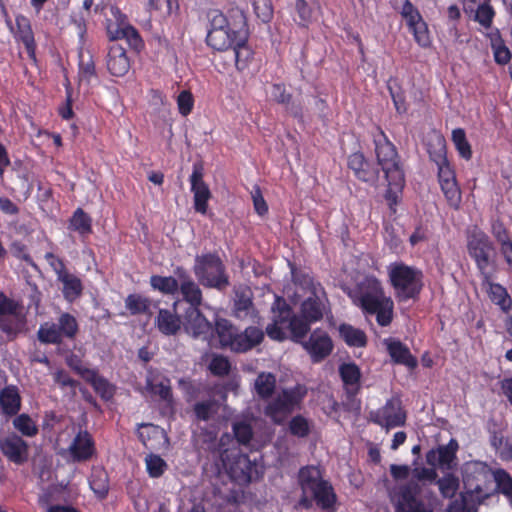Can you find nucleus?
Listing matches in <instances>:
<instances>
[{
  "label": "nucleus",
  "instance_id": "obj_45",
  "mask_svg": "<svg viewBox=\"0 0 512 512\" xmlns=\"http://www.w3.org/2000/svg\"><path fill=\"white\" fill-rule=\"evenodd\" d=\"M311 322L302 315H294L288 328L291 339L296 343H302L310 331Z\"/></svg>",
  "mask_w": 512,
  "mask_h": 512
},
{
  "label": "nucleus",
  "instance_id": "obj_49",
  "mask_svg": "<svg viewBox=\"0 0 512 512\" xmlns=\"http://www.w3.org/2000/svg\"><path fill=\"white\" fill-rule=\"evenodd\" d=\"M448 206L458 210L462 203V192L458 181H449L439 184Z\"/></svg>",
  "mask_w": 512,
  "mask_h": 512
},
{
  "label": "nucleus",
  "instance_id": "obj_40",
  "mask_svg": "<svg viewBox=\"0 0 512 512\" xmlns=\"http://www.w3.org/2000/svg\"><path fill=\"white\" fill-rule=\"evenodd\" d=\"M215 330L219 338L221 347L231 350L238 328L229 320L220 318L216 321Z\"/></svg>",
  "mask_w": 512,
  "mask_h": 512
},
{
  "label": "nucleus",
  "instance_id": "obj_63",
  "mask_svg": "<svg viewBox=\"0 0 512 512\" xmlns=\"http://www.w3.org/2000/svg\"><path fill=\"white\" fill-rule=\"evenodd\" d=\"M495 16V11L489 3H482L478 6L475 14L477 21L484 28H490Z\"/></svg>",
  "mask_w": 512,
  "mask_h": 512
},
{
  "label": "nucleus",
  "instance_id": "obj_53",
  "mask_svg": "<svg viewBox=\"0 0 512 512\" xmlns=\"http://www.w3.org/2000/svg\"><path fill=\"white\" fill-rule=\"evenodd\" d=\"M452 141L461 158L470 160L472 158L471 145L466 138L465 130L456 128L452 131Z\"/></svg>",
  "mask_w": 512,
  "mask_h": 512
},
{
  "label": "nucleus",
  "instance_id": "obj_35",
  "mask_svg": "<svg viewBox=\"0 0 512 512\" xmlns=\"http://www.w3.org/2000/svg\"><path fill=\"white\" fill-rule=\"evenodd\" d=\"M0 405L2 412L7 416H14L19 412L21 397L16 386L9 385L0 391Z\"/></svg>",
  "mask_w": 512,
  "mask_h": 512
},
{
  "label": "nucleus",
  "instance_id": "obj_29",
  "mask_svg": "<svg viewBox=\"0 0 512 512\" xmlns=\"http://www.w3.org/2000/svg\"><path fill=\"white\" fill-rule=\"evenodd\" d=\"M493 274L490 271L488 279L485 275H480L482 279L481 285L486 289L489 299L498 305L503 312L508 313L512 309V299L504 286L493 282Z\"/></svg>",
  "mask_w": 512,
  "mask_h": 512
},
{
  "label": "nucleus",
  "instance_id": "obj_47",
  "mask_svg": "<svg viewBox=\"0 0 512 512\" xmlns=\"http://www.w3.org/2000/svg\"><path fill=\"white\" fill-rule=\"evenodd\" d=\"M458 448V442L453 438L450 439L447 445L438 446V466L442 469H450L452 467V463L457 458L456 454Z\"/></svg>",
  "mask_w": 512,
  "mask_h": 512
},
{
  "label": "nucleus",
  "instance_id": "obj_56",
  "mask_svg": "<svg viewBox=\"0 0 512 512\" xmlns=\"http://www.w3.org/2000/svg\"><path fill=\"white\" fill-rule=\"evenodd\" d=\"M145 464L147 473L151 478L161 477L168 468L166 461L153 453L146 456Z\"/></svg>",
  "mask_w": 512,
  "mask_h": 512
},
{
  "label": "nucleus",
  "instance_id": "obj_62",
  "mask_svg": "<svg viewBox=\"0 0 512 512\" xmlns=\"http://www.w3.org/2000/svg\"><path fill=\"white\" fill-rule=\"evenodd\" d=\"M209 370L214 376L223 377L229 374L231 364L227 357L215 355L209 363Z\"/></svg>",
  "mask_w": 512,
  "mask_h": 512
},
{
  "label": "nucleus",
  "instance_id": "obj_2",
  "mask_svg": "<svg viewBox=\"0 0 512 512\" xmlns=\"http://www.w3.org/2000/svg\"><path fill=\"white\" fill-rule=\"evenodd\" d=\"M463 482L478 503H484L496 493L512 499V477L502 468L492 471L486 464H476L473 471L466 472Z\"/></svg>",
  "mask_w": 512,
  "mask_h": 512
},
{
  "label": "nucleus",
  "instance_id": "obj_23",
  "mask_svg": "<svg viewBox=\"0 0 512 512\" xmlns=\"http://www.w3.org/2000/svg\"><path fill=\"white\" fill-rule=\"evenodd\" d=\"M339 376L343 383L346 399L350 402L354 401L362 388L360 368L354 362L342 363L339 366Z\"/></svg>",
  "mask_w": 512,
  "mask_h": 512
},
{
  "label": "nucleus",
  "instance_id": "obj_16",
  "mask_svg": "<svg viewBox=\"0 0 512 512\" xmlns=\"http://www.w3.org/2000/svg\"><path fill=\"white\" fill-rule=\"evenodd\" d=\"M181 320L184 331L193 338L206 340L213 334V325L200 311V307H187Z\"/></svg>",
  "mask_w": 512,
  "mask_h": 512
},
{
  "label": "nucleus",
  "instance_id": "obj_26",
  "mask_svg": "<svg viewBox=\"0 0 512 512\" xmlns=\"http://www.w3.org/2000/svg\"><path fill=\"white\" fill-rule=\"evenodd\" d=\"M175 275L180 281L178 290H180L183 299L189 303V307H200L203 302V295L198 284L183 267H177L175 269Z\"/></svg>",
  "mask_w": 512,
  "mask_h": 512
},
{
  "label": "nucleus",
  "instance_id": "obj_32",
  "mask_svg": "<svg viewBox=\"0 0 512 512\" xmlns=\"http://www.w3.org/2000/svg\"><path fill=\"white\" fill-rule=\"evenodd\" d=\"M263 339L264 332L258 327L249 326L244 331L238 329L231 351L236 353L247 352L259 345Z\"/></svg>",
  "mask_w": 512,
  "mask_h": 512
},
{
  "label": "nucleus",
  "instance_id": "obj_58",
  "mask_svg": "<svg viewBox=\"0 0 512 512\" xmlns=\"http://www.w3.org/2000/svg\"><path fill=\"white\" fill-rule=\"evenodd\" d=\"M256 17L263 23H270L273 19L274 8L271 0H251Z\"/></svg>",
  "mask_w": 512,
  "mask_h": 512
},
{
  "label": "nucleus",
  "instance_id": "obj_41",
  "mask_svg": "<svg viewBox=\"0 0 512 512\" xmlns=\"http://www.w3.org/2000/svg\"><path fill=\"white\" fill-rule=\"evenodd\" d=\"M339 334L344 342L350 347L360 348L367 345V336L365 332L350 324H341L339 327Z\"/></svg>",
  "mask_w": 512,
  "mask_h": 512
},
{
  "label": "nucleus",
  "instance_id": "obj_24",
  "mask_svg": "<svg viewBox=\"0 0 512 512\" xmlns=\"http://www.w3.org/2000/svg\"><path fill=\"white\" fill-rule=\"evenodd\" d=\"M68 452L74 462L80 463L90 460L96 453L95 441L92 435L86 430L79 431L72 440Z\"/></svg>",
  "mask_w": 512,
  "mask_h": 512
},
{
  "label": "nucleus",
  "instance_id": "obj_46",
  "mask_svg": "<svg viewBox=\"0 0 512 512\" xmlns=\"http://www.w3.org/2000/svg\"><path fill=\"white\" fill-rule=\"evenodd\" d=\"M480 504L475 496L470 495V489L466 488L460 499H455L449 504L447 512H478Z\"/></svg>",
  "mask_w": 512,
  "mask_h": 512
},
{
  "label": "nucleus",
  "instance_id": "obj_20",
  "mask_svg": "<svg viewBox=\"0 0 512 512\" xmlns=\"http://www.w3.org/2000/svg\"><path fill=\"white\" fill-rule=\"evenodd\" d=\"M203 166L194 164L190 176L191 192L193 193L194 209L196 212L205 215L208 210V202L212 196L208 185L205 183Z\"/></svg>",
  "mask_w": 512,
  "mask_h": 512
},
{
  "label": "nucleus",
  "instance_id": "obj_38",
  "mask_svg": "<svg viewBox=\"0 0 512 512\" xmlns=\"http://www.w3.org/2000/svg\"><path fill=\"white\" fill-rule=\"evenodd\" d=\"M78 76L81 81L87 83L97 76L94 57L89 50L85 51L82 46L78 52Z\"/></svg>",
  "mask_w": 512,
  "mask_h": 512
},
{
  "label": "nucleus",
  "instance_id": "obj_37",
  "mask_svg": "<svg viewBox=\"0 0 512 512\" xmlns=\"http://www.w3.org/2000/svg\"><path fill=\"white\" fill-rule=\"evenodd\" d=\"M490 39V45L493 51L494 60L499 65L508 64L511 60L512 54L509 48L505 45V42L498 29L491 31L487 34Z\"/></svg>",
  "mask_w": 512,
  "mask_h": 512
},
{
  "label": "nucleus",
  "instance_id": "obj_17",
  "mask_svg": "<svg viewBox=\"0 0 512 512\" xmlns=\"http://www.w3.org/2000/svg\"><path fill=\"white\" fill-rule=\"evenodd\" d=\"M224 465L227 466L231 479L239 484H249L260 477L258 465L246 454L238 453L229 464Z\"/></svg>",
  "mask_w": 512,
  "mask_h": 512
},
{
  "label": "nucleus",
  "instance_id": "obj_14",
  "mask_svg": "<svg viewBox=\"0 0 512 512\" xmlns=\"http://www.w3.org/2000/svg\"><path fill=\"white\" fill-rule=\"evenodd\" d=\"M406 417L402 401L398 397L388 399L384 406L370 414L373 423L387 430L405 425Z\"/></svg>",
  "mask_w": 512,
  "mask_h": 512
},
{
  "label": "nucleus",
  "instance_id": "obj_31",
  "mask_svg": "<svg viewBox=\"0 0 512 512\" xmlns=\"http://www.w3.org/2000/svg\"><path fill=\"white\" fill-rule=\"evenodd\" d=\"M106 65L111 75L116 77L126 75L130 69V60L126 50L119 44L111 45L109 47Z\"/></svg>",
  "mask_w": 512,
  "mask_h": 512
},
{
  "label": "nucleus",
  "instance_id": "obj_13",
  "mask_svg": "<svg viewBox=\"0 0 512 512\" xmlns=\"http://www.w3.org/2000/svg\"><path fill=\"white\" fill-rule=\"evenodd\" d=\"M271 312L273 314L272 323L267 325L265 330L266 334L272 340L283 341L287 338L286 329L295 313L292 307L281 296L275 297L271 306Z\"/></svg>",
  "mask_w": 512,
  "mask_h": 512
},
{
  "label": "nucleus",
  "instance_id": "obj_27",
  "mask_svg": "<svg viewBox=\"0 0 512 512\" xmlns=\"http://www.w3.org/2000/svg\"><path fill=\"white\" fill-rule=\"evenodd\" d=\"M240 20V18L238 17ZM240 31V22L228 29H207L206 43L209 47L217 51H227L236 42L238 32Z\"/></svg>",
  "mask_w": 512,
  "mask_h": 512
},
{
  "label": "nucleus",
  "instance_id": "obj_52",
  "mask_svg": "<svg viewBox=\"0 0 512 512\" xmlns=\"http://www.w3.org/2000/svg\"><path fill=\"white\" fill-rule=\"evenodd\" d=\"M89 485L100 499L107 497L109 492V481L104 470L93 471L89 480Z\"/></svg>",
  "mask_w": 512,
  "mask_h": 512
},
{
  "label": "nucleus",
  "instance_id": "obj_25",
  "mask_svg": "<svg viewBox=\"0 0 512 512\" xmlns=\"http://www.w3.org/2000/svg\"><path fill=\"white\" fill-rule=\"evenodd\" d=\"M271 97L274 102L284 106L287 113L296 119L303 117V104L301 100L295 99L285 84L274 83L271 86Z\"/></svg>",
  "mask_w": 512,
  "mask_h": 512
},
{
  "label": "nucleus",
  "instance_id": "obj_33",
  "mask_svg": "<svg viewBox=\"0 0 512 512\" xmlns=\"http://www.w3.org/2000/svg\"><path fill=\"white\" fill-rule=\"evenodd\" d=\"M155 326L163 335L175 336L182 327V320L175 310L160 309L155 319Z\"/></svg>",
  "mask_w": 512,
  "mask_h": 512
},
{
  "label": "nucleus",
  "instance_id": "obj_34",
  "mask_svg": "<svg viewBox=\"0 0 512 512\" xmlns=\"http://www.w3.org/2000/svg\"><path fill=\"white\" fill-rule=\"evenodd\" d=\"M57 280L63 285L62 294L66 301L73 303L82 295L84 287L78 276L67 271L58 277Z\"/></svg>",
  "mask_w": 512,
  "mask_h": 512
},
{
  "label": "nucleus",
  "instance_id": "obj_57",
  "mask_svg": "<svg viewBox=\"0 0 512 512\" xmlns=\"http://www.w3.org/2000/svg\"><path fill=\"white\" fill-rule=\"evenodd\" d=\"M125 305L131 315L145 314L149 311L150 300L139 294H130L125 300Z\"/></svg>",
  "mask_w": 512,
  "mask_h": 512
},
{
  "label": "nucleus",
  "instance_id": "obj_43",
  "mask_svg": "<svg viewBox=\"0 0 512 512\" xmlns=\"http://www.w3.org/2000/svg\"><path fill=\"white\" fill-rule=\"evenodd\" d=\"M301 315L311 323L320 321L323 318L322 301L315 294L306 298L300 307Z\"/></svg>",
  "mask_w": 512,
  "mask_h": 512
},
{
  "label": "nucleus",
  "instance_id": "obj_8",
  "mask_svg": "<svg viewBox=\"0 0 512 512\" xmlns=\"http://www.w3.org/2000/svg\"><path fill=\"white\" fill-rule=\"evenodd\" d=\"M193 271L198 281L205 287L222 290L229 285L225 266L216 253L197 255Z\"/></svg>",
  "mask_w": 512,
  "mask_h": 512
},
{
  "label": "nucleus",
  "instance_id": "obj_22",
  "mask_svg": "<svg viewBox=\"0 0 512 512\" xmlns=\"http://www.w3.org/2000/svg\"><path fill=\"white\" fill-rule=\"evenodd\" d=\"M347 164L358 180L372 185L378 181L379 169L370 163L362 152L350 154Z\"/></svg>",
  "mask_w": 512,
  "mask_h": 512
},
{
  "label": "nucleus",
  "instance_id": "obj_61",
  "mask_svg": "<svg viewBox=\"0 0 512 512\" xmlns=\"http://www.w3.org/2000/svg\"><path fill=\"white\" fill-rule=\"evenodd\" d=\"M289 432L299 438L307 437L310 433L309 421L302 415L294 416L289 422Z\"/></svg>",
  "mask_w": 512,
  "mask_h": 512
},
{
  "label": "nucleus",
  "instance_id": "obj_6",
  "mask_svg": "<svg viewBox=\"0 0 512 512\" xmlns=\"http://www.w3.org/2000/svg\"><path fill=\"white\" fill-rule=\"evenodd\" d=\"M299 484L303 493L310 492L317 506L323 510L334 507L337 497L332 485L322 479L320 470L315 466H306L299 471Z\"/></svg>",
  "mask_w": 512,
  "mask_h": 512
},
{
  "label": "nucleus",
  "instance_id": "obj_3",
  "mask_svg": "<svg viewBox=\"0 0 512 512\" xmlns=\"http://www.w3.org/2000/svg\"><path fill=\"white\" fill-rule=\"evenodd\" d=\"M388 277L398 302L419 299L424 287L422 270L404 262H394L388 266Z\"/></svg>",
  "mask_w": 512,
  "mask_h": 512
},
{
  "label": "nucleus",
  "instance_id": "obj_21",
  "mask_svg": "<svg viewBox=\"0 0 512 512\" xmlns=\"http://www.w3.org/2000/svg\"><path fill=\"white\" fill-rule=\"evenodd\" d=\"M0 451L12 463L21 465L28 460L29 447L16 433H11L0 440Z\"/></svg>",
  "mask_w": 512,
  "mask_h": 512
},
{
  "label": "nucleus",
  "instance_id": "obj_55",
  "mask_svg": "<svg viewBox=\"0 0 512 512\" xmlns=\"http://www.w3.org/2000/svg\"><path fill=\"white\" fill-rule=\"evenodd\" d=\"M13 426L22 435L34 437L38 434V426L28 414H20L13 420Z\"/></svg>",
  "mask_w": 512,
  "mask_h": 512
},
{
  "label": "nucleus",
  "instance_id": "obj_15",
  "mask_svg": "<svg viewBox=\"0 0 512 512\" xmlns=\"http://www.w3.org/2000/svg\"><path fill=\"white\" fill-rule=\"evenodd\" d=\"M427 151L430 160L437 166L439 184L457 180L456 172L447 158L446 142L444 137L436 135L435 143L429 144Z\"/></svg>",
  "mask_w": 512,
  "mask_h": 512
},
{
  "label": "nucleus",
  "instance_id": "obj_30",
  "mask_svg": "<svg viewBox=\"0 0 512 512\" xmlns=\"http://www.w3.org/2000/svg\"><path fill=\"white\" fill-rule=\"evenodd\" d=\"M385 344L393 363L404 365L410 370L417 368V358L412 355L410 349L404 343L400 340L389 338L385 340Z\"/></svg>",
  "mask_w": 512,
  "mask_h": 512
},
{
  "label": "nucleus",
  "instance_id": "obj_39",
  "mask_svg": "<svg viewBox=\"0 0 512 512\" xmlns=\"http://www.w3.org/2000/svg\"><path fill=\"white\" fill-rule=\"evenodd\" d=\"M87 378L86 382L91 384L94 391L104 400H110L115 393V388L103 376L99 375L97 370L85 371Z\"/></svg>",
  "mask_w": 512,
  "mask_h": 512
},
{
  "label": "nucleus",
  "instance_id": "obj_36",
  "mask_svg": "<svg viewBox=\"0 0 512 512\" xmlns=\"http://www.w3.org/2000/svg\"><path fill=\"white\" fill-rule=\"evenodd\" d=\"M276 376L271 372H261L254 381V391L262 400L272 398L276 390Z\"/></svg>",
  "mask_w": 512,
  "mask_h": 512
},
{
  "label": "nucleus",
  "instance_id": "obj_60",
  "mask_svg": "<svg viewBox=\"0 0 512 512\" xmlns=\"http://www.w3.org/2000/svg\"><path fill=\"white\" fill-rule=\"evenodd\" d=\"M206 19L209 24L208 29L223 30L233 27V25L230 24L224 13L219 9H209L206 12Z\"/></svg>",
  "mask_w": 512,
  "mask_h": 512
},
{
  "label": "nucleus",
  "instance_id": "obj_19",
  "mask_svg": "<svg viewBox=\"0 0 512 512\" xmlns=\"http://www.w3.org/2000/svg\"><path fill=\"white\" fill-rule=\"evenodd\" d=\"M237 17L240 18V31L238 32V37H236V42L230 49H232L237 70L244 71L253 59L254 53L247 44L248 29L246 17L242 11L239 12Z\"/></svg>",
  "mask_w": 512,
  "mask_h": 512
},
{
  "label": "nucleus",
  "instance_id": "obj_7",
  "mask_svg": "<svg viewBox=\"0 0 512 512\" xmlns=\"http://www.w3.org/2000/svg\"><path fill=\"white\" fill-rule=\"evenodd\" d=\"M306 395L307 388L302 384L283 388L267 403L264 408V413L275 423L279 424L284 417L300 408Z\"/></svg>",
  "mask_w": 512,
  "mask_h": 512
},
{
  "label": "nucleus",
  "instance_id": "obj_10",
  "mask_svg": "<svg viewBox=\"0 0 512 512\" xmlns=\"http://www.w3.org/2000/svg\"><path fill=\"white\" fill-rule=\"evenodd\" d=\"M467 251L475 261L480 275H485L488 279V267L493 262L491 258L495 251L490 237L478 227H473L467 233Z\"/></svg>",
  "mask_w": 512,
  "mask_h": 512
},
{
  "label": "nucleus",
  "instance_id": "obj_42",
  "mask_svg": "<svg viewBox=\"0 0 512 512\" xmlns=\"http://www.w3.org/2000/svg\"><path fill=\"white\" fill-rule=\"evenodd\" d=\"M142 427L144 428L143 431L139 432V439L143 443L146 449L148 450H157L159 447H157L152 440L153 439H159L163 440V444H168V437L164 430L159 429L157 426H154L152 424H143Z\"/></svg>",
  "mask_w": 512,
  "mask_h": 512
},
{
  "label": "nucleus",
  "instance_id": "obj_12",
  "mask_svg": "<svg viewBox=\"0 0 512 512\" xmlns=\"http://www.w3.org/2000/svg\"><path fill=\"white\" fill-rule=\"evenodd\" d=\"M111 18L106 19V32L111 41L126 39L135 50L143 46L139 32L128 23L127 16L117 6H110Z\"/></svg>",
  "mask_w": 512,
  "mask_h": 512
},
{
  "label": "nucleus",
  "instance_id": "obj_1",
  "mask_svg": "<svg viewBox=\"0 0 512 512\" xmlns=\"http://www.w3.org/2000/svg\"><path fill=\"white\" fill-rule=\"evenodd\" d=\"M354 305L366 316H375L381 327L389 326L394 318V302L387 296L381 281L372 275L365 276L349 292Z\"/></svg>",
  "mask_w": 512,
  "mask_h": 512
},
{
  "label": "nucleus",
  "instance_id": "obj_5",
  "mask_svg": "<svg viewBox=\"0 0 512 512\" xmlns=\"http://www.w3.org/2000/svg\"><path fill=\"white\" fill-rule=\"evenodd\" d=\"M372 137L377 165L383 171L385 178H392L396 184L400 183L404 170L395 145L380 127H376Z\"/></svg>",
  "mask_w": 512,
  "mask_h": 512
},
{
  "label": "nucleus",
  "instance_id": "obj_44",
  "mask_svg": "<svg viewBox=\"0 0 512 512\" xmlns=\"http://www.w3.org/2000/svg\"><path fill=\"white\" fill-rule=\"evenodd\" d=\"M68 228L81 236L89 235L92 233V219L82 208H77L69 220Z\"/></svg>",
  "mask_w": 512,
  "mask_h": 512
},
{
  "label": "nucleus",
  "instance_id": "obj_59",
  "mask_svg": "<svg viewBox=\"0 0 512 512\" xmlns=\"http://www.w3.org/2000/svg\"><path fill=\"white\" fill-rule=\"evenodd\" d=\"M437 485L442 497L451 499L455 496L459 488V480L453 474H447L437 480Z\"/></svg>",
  "mask_w": 512,
  "mask_h": 512
},
{
  "label": "nucleus",
  "instance_id": "obj_4",
  "mask_svg": "<svg viewBox=\"0 0 512 512\" xmlns=\"http://www.w3.org/2000/svg\"><path fill=\"white\" fill-rule=\"evenodd\" d=\"M413 478L404 485L399 486L397 491L396 512H433L425 503L419 499L422 488L418 481H435L437 472L435 468H415L412 471Z\"/></svg>",
  "mask_w": 512,
  "mask_h": 512
},
{
  "label": "nucleus",
  "instance_id": "obj_48",
  "mask_svg": "<svg viewBox=\"0 0 512 512\" xmlns=\"http://www.w3.org/2000/svg\"><path fill=\"white\" fill-rule=\"evenodd\" d=\"M448 206L458 210L462 203V192L458 181H449L439 184Z\"/></svg>",
  "mask_w": 512,
  "mask_h": 512
},
{
  "label": "nucleus",
  "instance_id": "obj_28",
  "mask_svg": "<svg viewBox=\"0 0 512 512\" xmlns=\"http://www.w3.org/2000/svg\"><path fill=\"white\" fill-rule=\"evenodd\" d=\"M16 30L13 31L14 38L17 42L23 43L27 51L28 57L33 63L37 62L36 57V42L30 20L23 16L18 15L15 18Z\"/></svg>",
  "mask_w": 512,
  "mask_h": 512
},
{
  "label": "nucleus",
  "instance_id": "obj_51",
  "mask_svg": "<svg viewBox=\"0 0 512 512\" xmlns=\"http://www.w3.org/2000/svg\"><path fill=\"white\" fill-rule=\"evenodd\" d=\"M150 285L153 289L160 291L163 294L173 295L179 289V282L172 276L153 275L150 278Z\"/></svg>",
  "mask_w": 512,
  "mask_h": 512
},
{
  "label": "nucleus",
  "instance_id": "obj_11",
  "mask_svg": "<svg viewBox=\"0 0 512 512\" xmlns=\"http://www.w3.org/2000/svg\"><path fill=\"white\" fill-rule=\"evenodd\" d=\"M26 316L20 302L0 291V330L9 340H14L25 328Z\"/></svg>",
  "mask_w": 512,
  "mask_h": 512
},
{
  "label": "nucleus",
  "instance_id": "obj_18",
  "mask_svg": "<svg viewBox=\"0 0 512 512\" xmlns=\"http://www.w3.org/2000/svg\"><path fill=\"white\" fill-rule=\"evenodd\" d=\"M303 348L309 354L313 363H319L326 359L333 350V342L329 334L322 329H315L307 340L302 343Z\"/></svg>",
  "mask_w": 512,
  "mask_h": 512
},
{
  "label": "nucleus",
  "instance_id": "obj_9",
  "mask_svg": "<svg viewBox=\"0 0 512 512\" xmlns=\"http://www.w3.org/2000/svg\"><path fill=\"white\" fill-rule=\"evenodd\" d=\"M79 333L76 317L62 312L56 322H45L37 331V338L43 344L60 345L64 339L75 340Z\"/></svg>",
  "mask_w": 512,
  "mask_h": 512
},
{
  "label": "nucleus",
  "instance_id": "obj_54",
  "mask_svg": "<svg viewBox=\"0 0 512 512\" xmlns=\"http://www.w3.org/2000/svg\"><path fill=\"white\" fill-rule=\"evenodd\" d=\"M409 31L413 34L414 40L422 48H429L432 44V39L429 33L427 23L422 19L414 25L409 26Z\"/></svg>",
  "mask_w": 512,
  "mask_h": 512
},
{
  "label": "nucleus",
  "instance_id": "obj_64",
  "mask_svg": "<svg viewBox=\"0 0 512 512\" xmlns=\"http://www.w3.org/2000/svg\"><path fill=\"white\" fill-rule=\"evenodd\" d=\"M251 310H253L252 299L244 293L237 295L234 303L235 316L239 319L246 318L250 314Z\"/></svg>",
  "mask_w": 512,
  "mask_h": 512
},
{
  "label": "nucleus",
  "instance_id": "obj_50",
  "mask_svg": "<svg viewBox=\"0 0 512 512\" xmlns=\"http://www.w3.org/2000/svg\"><path fill=\"white\" fill-rule=\"evenodd\" d=\"M146 387L150 393L158 395L162 400L167 402L172 401L173 395L170 380L168 378H163L161 381H157L155 377H148Z\"/></svg>",
  "mask_w": 512,
  "mask_h": 512
}]
</instances>
